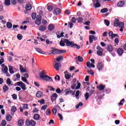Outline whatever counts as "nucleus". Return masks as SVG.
I'll return each mask as SVG.
<instances>
[{
	"instance_id": "nucleus-1",
	"label": "nucleus",
	"mask_w": 126,
	"mask_h": 126,
	"mask_svg": "<svg viewBox=\"0 0 126 126\" xmlns=\"http://www.w3.org/2000/svg\"><path fill=\"white\" fill-rule=\"evenodd\" d=\"M63 41L66 44L67 47H70L71 48H74L79 50L80 49V46L74 43L73 41H70L68 39H63Z\"/></svg>"
},
{
	"instance_id": "nucleus-2",
	"label": "nucleus",
	"mask_w": 126,
	"mask_h": 126,
	"mask_svg": "<svg viewBox=\"0 0 126 126\" xmlns=\"http://www.w3.org/2000/svg\"><path fill=\"white\" fill-rule=\"evenodd\" d=\"M39 76L40 78H41L43 80H45V81H53V79H52V77L44 74L43 71H42L39 73Z\"/></svg>"
},
{
	"instance_id": "nucleus-3",
	"label": "nucleus",
	"mask_w": 126,
	"mask_h": 126,
	"mask_svg": "<svg viewBox=\"0 0 126 126\" xmlns=\"http://www.w3.org/2000/svg\"><path fill=\"white\" fill-rule=\"evenodd\" d=\"M51 54L53 55H58V54H64V53H66L65 50H62L54 48L52 47V50L51 51Z\"/></svg>"
},
{
	"instance_id": "nucleus-4",
	"label": "nucleus",
	"mask_w": 126,
	"mask_h": 126,
	"mask_svg": "<svg viewBox=\"0 0 126 126\" xmlns=\"http://www.w3.org/2000/svg\"><path fill=\"white\" fill-rule=\"evenodd\" d=\"M26 126H35L36 122L34 120H27L26 121Z\"/></svg>"
},
{
	"instance_id": "nucleus-5",
	"label": "nucleus",
	"mask_w": 126,
	"mask_h": 126,
	"mask_svg": "<svg viewBox=\"0 0 126 126\" xmlns=\"http://www.w3.org/2000/svg\"><path fill=\"white\" fill-rule=\"evenodd\" d=\"M96 50L97 55L100 57H102V56H103V52L104 50L100 46H97Z\"/></svg>"
},
{
	"instance_id": "nucleus-6",
	"label": "nucleus",
	"mask_w": 126,
	"mask_h": 126,
	"mask_svg": "<svg viewBox=\"0 0 126 126\" xmlns=\"http://www.w3.org/2000/svg\"><path fill=\"white\" fill-rule=\"evenodd\" d=\"M1 71L3 73L6 74V76L8 77L10 76V74L8 73V68L6 66H4L3 68H1Z\"/></svg>"
},
{
	"instance_id": "nucleus-7",
	"label": "nucleus",
	"mask_w": 126,
	"mask_h": 126,
	"mask_svg": "<svg viewBox=\"0 0 126 126\" xmlns=\"http://www.w3.org/2000/svg\"><path fill=\"white\" fill-rule=\"evenodd\" d=\"M17 85H18V86H20L21 88H22V90H26V89H27V88H26V85L22 81L17 82Z\"/></svg>"
},
{
	"instance_id": "nucleus-8",
	"label": "nucleus",
	"mask_w": 126,
	"mask_h": 126,
	"mask_svg": "<svg viewBox=\"0 0 126 126\" xmlns=\"http://www.w3.org/2000/svg\"><path fill=\"white\" fill-rule=\"evenodd\" d=\"M93 5L94 6L95 8H97L98 7H100L101 4H100V0H93Z\"/></svg>"
},
{
	"instance_id": "nucleus-9",
	"label": "nucleus",
	"mask_w": 126,
	"mask_h": 126,
	"mask_svg": "<svg viewBox=\"0 0 126 126\" xmlns=\"http://www.w3.org/2000/svg\"><path fill=\"white\" fill-rule=\"evenodd\" d=\"M54 67L56 69V70H59L60 69V67H62L61 62H59V63H56L54 65Z\"/></svg>"
},
{
	"instance_id": "nucleus-10",
	"label": "nucleus",
	"mask_w": 126,
	"mask_h": 126,
	"mask_svg": "<svg viewBox=\"0 0 126 126\" xmlns=\"http://www.w3.org/2000/svg\"><path fill=\"white\" fill-rule=\"evenodd\" d=\"M61 9L59 8H56L54 10V14L55 15H59V14H61Z\"/></svg>"
},
{
	"instance_id": "nucleus-11",
	"label": "nucleus",
	"mask_w": 126,
	"mask_h": 126,
	"mask_svg": "<svg viewBox=\"0 0 126 126\" xmlns=\"http://www.w3.org/2000/svg\"><path fill=\"white\" fill-rule=\"evenodd\" d=\"M89 40H90V43H93V40L94 41H96L97 40V37L94 35H90L89 36Z\"/></svg>"
},
{
	"instance_id": "nucleus-12",
	"label": "nucleus",
	"mask_w": 126,
	"mask_h": 126,
	"mask_svg": "<svg viewBox=\"0 0 126 126\" xmlns=\"http://www.w3.org/2000/svg\"><path fill=\"white\" fill-rule=\"evenodd\" d=\"M35 51L37 52V53H39V54H41L42 55H46V53L44 52L42 49L39 48H34Z\"/></svg>"
},
{
	"instance_id": "nucleus-13",
	"label": "nucleus",
	"mask_w": 126,
	"mask_h": 126,
	"mask_svg": "<svg viewBox=\"0 0 126 126\" xmlns=\"http://www.w3.org/2000/svg\"><path fill=\"white\" fill-rule=\"evenodd\" d=\"M56 34L57 37V38H58V39L62 38V37L64 36V35H63V34H64V32H62L61 33L60 35V32H57Z\"/></svg>"
},
{
	"instance_id": "nucleus-14",
	"label": "nucleus",
	"mask_w": 126,
	"mask_h": 126,
	"mask_svg": "<svg viewBox=\"0 0 126 126\" xmlns=\"http://www.w3.org/2000/svg\"><path fill=\"white\" fill-rule=\"evenodd\" d=\"M106 50L108 52H112V51H114V47H113V46H112V45L109 44L107 45Z\"/></svg>"
},
{
	"instance_id": "nucleus-15",
	"label": "nucleus",
	"mask_w": 126,
	"mask_h": 126,
	"mask_svg": "<svg viewBox=\"0 0 126 126\" xmlns=\"http://www.w3.org/2000/svg\"><path fill=\"white\" fill-rule=\"evenodd\" d=\"M104 67V65L101 63H99L97 64V69L98 70H102Z\"/></svg>"
},
{
	"instance_id": "nucleus-16",
	"label": "nucleus",
	"mask_w": 126,
	"mask_h": 126,
	"mask_svg": "<svg viewBox=\"0 0 126 126\" xmlns=\"http://www.w3.org/2000/svg\"><path fill=\"white\" fill-rule=\"evenodd\" d=\"M117 53L120 56H123V54H124V50H123L122 48H119L117 50Z\"/></svg>"
},
{
	"instance_id": "nucleus-17",
	"label": "nucleus",
	"mask_w": 126,
	"mask_h": 126,
	"mask_svg": "<svg viewBox=\"0 0 126 126\" xmlns=\"http://www.w3.org/2000/svg\"><path fill=\"white\" fill-rule=\"evenodd\" d=\"M65 92V95H68V94H71L72 93V91L70 90V89H67L65 90L64 91Z\"/></svg>"
},
{
	"instance_id": "nucleus-18",
	"label": "nucleus",
	"mask_w": 126,
	"mask_h": 126,
	"mask_svg": "<svg viewBox=\"0 0 126 126\" xmlns=\"http://www.w3.org/2000/svg\"><path fill=\"white\" fill-rule=\"evenodd\" d=\"M25 8L26 10H31L32 9V5L28 3L26 5Z\"/></svg>"
},
{
	"instance_id": "nucleus-19",
	"label": "nucleus",
	"mask_w": 126,
	"mask_h": 126,
	"mask_svg": "<svg viewBox=\"0 0 126 126\" xmlns=\"http://www.w3.org/2000/svg\"><path fill=\"white\" fill-rule=\"evenodd\" d=\"M121 22H120V21L118 19H116L114 21V25L115 27H119V25Z\"/></svg>"
},
{
	"instance_id": "nucleus-20",
	"label": "nucleus",
	"mask_w": 126,
	"mask_h": 126,
	"mask_svg": "<svg viewBox=\"0 0 126 126\" xmlns=\"http://www.w3.org/2000/svg\"><path fill=\"white\" fill-rule=\"evenodd\" d=\"M36 97L37 98H41L43 96V93L41 91H38L36 94Z\"/></svg>"
},
{
	"instance_id": "nucleus-21",
	"label": "nucleus",
	"mask_w": 126,
	"mask_h": 126,
	"mask_svg": "<svg viewBox=\"0 0 126 126\" xmlns=\"http://www.w3.org/2000/svg\"><path fill=\"white\" fill-rule=\"evenodd\" d=\"M119 7H123L125 5V1H120L117 4Z\"/></svg>"
},
{
	"instance_id": "nucleus-22",
	"label": "nucleus",
	"mask_w": 126,
	"mask_h": 126,
	"mask_svg": "<svg viewBox=\"0 0 126 126\" xmlns=\"http://www.w3.org/2000/svg\"><path fill=\"white\" fill-rule=\"evenodd\" d=\"M8 90H9V88L8 87V86L6 85H4L3 86V93H5L6 91H8Z\"/></svg>"
},
{
	"instance_id": "nucleus-23",
	"label": "nucleus",
	"mask_w": 126,
	"mask_h": 126,
	"mask_svg": "<svg viewBox=\"0 0 126 126\" xmlns=\"http://www.w3.org/2000/svg\"><path fill=\"white\" fill-rule=\"evenodd\" d=\"M106 88V86L103 85H100L99 86H97V89H99L100 91L104 90Z\"/></svg>"
},
{
	"instance_id": "nucleus-24",
	"label": "nucleus",
	"mask_w": 126,
	"mask_h": 126,
	"mask_svg": "<svg viewBox=\"0 0 126 126\" xmlns=\"http://www.w3.org/2000/svg\"><path fill=\"white\" fill-rule=\"evenodd\" d=\"M76 60H77V62H79L80 63H82V62L84 61L83 58L80 56L76 57Z\"/></svg>"
},
{
	"instance_id": "nucleus-25",
	"label": "nucleus",
	"mask_w": 126,
	"mask_h": 126,
	"mask_svg": "<svg viewBox=\"0 0 126 126\" xmlns=\"http://www.w3.org/2000/svg\"><path fill=\"white\" fill-rule=\"evenodd\" d=\"M6 120L7 121V122H11V121L12 120V116L10 115H7L6 116Z\"/></svg>"
},
{
	"instance_id": "nucleus-26",
	"label": "nucleus",
	"mask_w": 126,
	"mask_h": 126,
	"mask_svg": "<svg viewBox=\"0 0 126 126\" xmlns=\"http://www.w3.org/2000/svg\"><path fill=\"white\" fill-rule=\"evenodd\" d=\"M46 26H44V25H41L39 27V30H40V31H41V32H43V31H45L46 30Z\"/></svg>"
},
{
	"instance_id": "nucleus-27",
	"label": "nucleus",
	"mask_w": 126,
	"mask_h": 126,
	"mask_svg": "<svg viewBox=\"0 0 126 126\" xmlns=\"http://www.w3.org/2000/svg\"><path fill=\"white\" fill-rule=\"evenodd\" d=\"M55 29V26H54L53 24H50L48 26V30L49 31H52V30H54Z\"/></svg>"
},
{
	"instance_id": "nucleus-28",
	"label": "nucleus",
	"mask_w": 126,
	"mask_h": 126,
	"mask_svg": "<svg viewBox=\"0 0 126 126\" xmlns=\"http://www.w3.org/2000/svg\"><path fill=\"white\" fill-rule=\"evenodd\" d=\"M75 81H76V79H73V84L71 86V89H74L75 88V87L76 86V83H75Z\"/></svg>"
},
{
	"instance_id": "nucleus-29",
	"label": "nucleus",
	"mask_w": 126,
	"mask_h": 126,
	"mask_svg": "<svg viewBox=\"0 0 126 126\" xmlns=\"http://www.w3.org/2000/svg\"><path fill=\"white\" fill-rule=\"evenodd\" d=\"M33 119L36 121H38V120H40V115L38 114H34L33 116Z\"/></svg>"
},
{
	"instance_id": "nucleus-30",
	"label": "nucleus",
	"mask_w": 126,
	"mask_h": 126,
	"mask_svg": "<svg viewBox=\"0 0 126 126\" xmlns=\"http://www.w3.org/2000/svg\"><path fill=\"white\" fill-rule=\"evenodd\" d=\"M23 125H24V121L23 120H19L18 121V126H22Z\"/></svg>"
},
{
	"instance_id": "nucleus-31",
	"label": "nucleus",
	"mask_w": 126,
	"mask_h": 126,
	"mask_svg": "<svg viewBox=\"0 0 126 126\" xmlns=\"http://www.w3.org/2000/svg\"><path fill=\"white\" fill-rule=\"evenodd\" d=\"M11 111L12 113H15L17 111V108L15 106H11Z\"/></svg>"
},
{
	"instance_id": "nucleus-32",
	"label": "nucleus",
	"mask_w": 126,
	"mask_h": 126,
	"mask_svg": "<svg viewBox=\"0 0 126 126\" xmlns=\"http://www.w3.org/2000/svg\"><path fill=\"white\" fill-rule=\"evenodd\" d=\"M22 81L29 85V82H28V81L27 80V79H26V77H22Z\"/></svg>"
},
{
	"instance_id": "nucleus-33",
	"label": "nucleus",
	"mask_w": 126,
	"mask_h": 126,
	"mask_svg": "<svg viewBox=\"0 0 126 126\" xmlns=\"http://www.w3.org/2000/svg\"><path fill=\"white\" fill-rule=\"evenodd\" d=\"M4 4L6 6H9L10 5V0H5Z\"/></svg>"
},
{
	"instance_id": "nucleus-34",
	"label": "nucleus",
	"mask_w": 126,
	"mask_h": 126,
	"mask_svg": "<svg viewBox=\"0 0 126 126\" xmlns=\"http://www.w3.org/2000/svg\"><path fill=\"white\" fill-rule=\"evenodd\" d=\"M6 26L9 29H10L11 28H12V23L8 22L6 24Z\"/></svg>"
},
{
	"instance_id": "nucleus-35",
	"label": "nucleus",
	"mask_w": 126,
	"mask_h": 126,
	"mask_svg": "<svg viewBox=\"0 0 126 126\" xmlns=\"http://www.w3.org/2000/svg\"><path fill=\"white\" fill-rule=\"evenodd\" d=\"M20 70L21 72H26V69H25L22 65H20Z\"/></svg>"
},
{
	"instance_id": "nucleus-36",
	"label": "nucleus",
	"mask_w": 126,
	"mask_h": 126,
	"mask_svg": "<svg viewBox=\"0 0 126 126\" xmlns=\"http://www.w3.org/2000/svg\"><path fill=\"white\" fill-rule=\"evenodd\" d=\"M64 76L66 79L68 80L70 78V77H71V74H70V73L65 74Z\"/></svg>"
},
{
	"instance_id": "nucleus-37",
	"label": "nucleus",
	"mask_w": 126,
	"mask_h": 126,
	"mask_svg": "<svg viewBox=\"0 0 126 126\" xmlns=\"http://www.w3.org/2000/svg\"><path fill=\"white\" fill-rule=\"evenodd\" d=\"M100 12H101V13H105L106 12H108V8H104L101 9L100 10Z\"/></svg>"
},
{
	"instance_id": "nucleus-38",
	"label": "nucleus",
	"mask_w": 126,
	"mask_h": 126,
	"mask_svg": "<svg viewBox=\"0 0 126 126\" xmlns=\"http://www.w3.org/2000/svg\"><path fill=\"white\" fill-rule=\"evenodd\" d=\"M119 27L120 28H125V23L123 22H121L120 23H119V25H118Z\"/></svg>"
},
{
	"instance_id": "nucleus-39",
	"label": "nucleus",
	"mask_w": 126,
	"mask_h": 126,
	"mask_svg": "<svg viewBox=\"0 0 126 126\" xmlns=\"http://www.w3.org/2000/svg\"><path fill=\"white\" fill-rule=\"evenodd\" d=\"M9 71L10 73H11V74L14 73V71H13V69L12 68V66H9Z\"/></svg>"
},
{
	"instance_id": "nucleus-40",
	"label": "nucleus",
	"mask_w": 126,
	"mask_h": 126,
	"mask_svg": "<svg viewBox=\"0 0 126 126\" xmlns=\"http://www.w3.org/2000/svg\"><path fill=\"white\" fill-rule=\"evenodd\" d=\"M63 56H59V57H58L56 59V60L57 62H60V61H63Z\"/></svg>"
},
{
	"instance_id": "nucleus-41",
	"label": "nucleus",
	"mask_w": 126,
	"mask_h": 126,
	"mask_svg": "<svg viewBox=\"0 0 126 126\" xmlns=\"http://www.w3.org/2000/svg\"><path fill=\"white\" fill-rule=\"evenodd\" d=\"M77 20L78 21V23H82V22L83 21V18L81 17H79L78 18Z\"/></svg>"
},
{
	"instance_id": "nucleus-42",
	"label": "nucleus",
	"mask_w": 126,
	"mask_h": 126,
	"mask_svg": "<svg viewBox=\"0 0 126 126\" xmlns=\"http://www.w3.org/2000/svg\"><path fill=\"white\" fill-rule=\"evenodd\" d=\"M82 106H83V103L80 102L79 104L76 106V109H79V107H82Z\"/></svg>"
},
{
	"instance_id": "nucleus-43",
	"label": "nucleus",
	"mask_w": 126,
	"mask_h": 126,
	"mask_svg": "<svg viewBox=\"0 0 126 126\" xmlns=\"http://www.w3.org/2000/svg\"><path fill=\"white\" fill-rule=\"evenodd\" d=\"M65 42H64V41H63L62 40H61L60 42V46H61V47H64L65 46Z\"/></svg>"
},
{
	"instance_id": "nucleus-44",
	"label": "nucleus",
	"mask_w": 126,
	"mask_h": 126,
	"mask_svg": "<svg viewBox=\"0 0 126 126\" xmlns=\"http://www.w3.org/2000/svg\"><path fill=\"white\" fill-rule=\"evenodd\" d=\"M87 72L88 74H90L91 75H94V71L92 70H88Z\"/></svg>"
},
{
	"instance_id": "nucleus-45",
	"label": "nucleus",
	"mask_w": 126,
	"mask_h": 126,
	"mask_svg": "<svg viewBox=\"0 0 126 126\" xmlns=\"http://www.w3.org/2000/svg\"><path fill=\"white\" fill-rule=\"evenodd\" d=\"M46 116H50L51 115V109H47L46 112Z\"/></svg>"
},
{
	"instance_id": "nucleus-46",
	"label": "nucleus",
	"mask_w": 126,
	"mask_h": 126,
	"mask_svg": "<svg viewBox=\"0 0 126 126\" xmlns=\"http://www.w3.org/2000/svg\"><path fill=\"white\" fill-rule=\"evenodd\" d=\"M104 24H105L106 26H109L110 25V21L108 20H104Z\"/></svg>"
},
{
	"instance_id": "nucleus-47",
	"label": "nucleus",
	"mask_w": 126,
	"mask_h": 126,
	"mask_svg": "<svg viewBox=\"0 0 126 126\" xmlns=\"http://www.w3.org/2000/svg\"><path fill=\"white\" fill-rule=\"evenodd\" d=\"M76 18L74 17H72L71 19V23H75V22H76Z\"/></svg>"
},
{
	"instance_id": "nucleus-48",
	"label": "nucleus",
	"mask_w": 126,
	"mask_h": 126,
	"mask_svg": "<svg viewBox=\"0 0 126 126\" xmlns=\"http://www.w3.org/2000/svg\"><path fill=\"white\" fill-rule=\"evenodd\" d=\"M77 86L75 88L76 90H78V89H79V88H80V86L81 85V84H80V83L78 82V81H77Z\"/></svg>"
},
{
	"instance_id": "nucleus-49",
	"label": "nucleus",
	"mask_w": 126,
	"mask_h": 126,
	"mask_svg": "<svg viewBox=\"0 0 126 126\" xmlns=\"http://www.w3.org/2000/svg\"><path fill=\"white\" fill-rule=\"evenodd\" d=\"M103 92H105V93L109 94L111 92V89H105L103 91Z\"/></svg>"
},
{
	"instance_id": "nucleus-50",
	"label": "nucleus",
	"mask_w": 126,
	"mask_h": 126,
	"mask_svg": "<svg viewBox=\"0 0 126 126\" xmlns=\"http://www.w3.org/2000/svg\"><path fill=\"white\" fill-rule=\"evenodd\" d=\"M124 103H125V99H122L120 102L118 103L119 106L124 105Z\"/></svg>"
},
{
	"instance_id": "nucleus-51",
	"label": "nucleus",
	"mask_w": 126,
	"mask_h": 126,
	"mask_svg": "<svg viewBox=\"0 0 126 126\" xmlns=\"http://www.w3.org/2000/svg\"><path fill=\"white\" fill-rule=\"evenodd\" d=\"M47 9L49 11H52L53 10V6L52 5H48Z\"/></svg>"
},
{
	"instance_id": "nucleus-52",
	"label": "nucleus",
	"mask_w": 126,
	"mask_h": 126,
	"mask_svg": "<svg viewBox=\"0 0 126 126\" xmlns=\"http://www.w3.org/2000/svg\"><path fill=\"white\" fill-rule=\"evenodd\" d=\"M17 38L18 39V40H22V38H23V36H22V35L20 33H19L18 35H17Z\"/></svg>"
},
{
	"instance_id": "nucleus-53",
	"label": "nucleus",
	"mask_w": 126,
	"mask_h": 126,
	"mask_svg": "<svg viewBox=\"0 0 126 126\" xmlns=\"http://www.w3.org/2000/svg\"><path fill=\"white\" fill-rule=\"evenodd\" d=\"M6 84L7 85H11V81L9 78H8L6 80Z\"/></svg>"
},
{
	"instance_id": "nucleus-54",
	"label": "nucleus",
	"mask_w": 126,
	"mask_h": 126,
	"mask_svg": "<svg viewBox=\"0 0 126 126\" xmlns=\"http://www.w3.org/2000/svg\"><path fill=\"white\" fill-rule=\"evenodd\" d=\"M37 17H36V14L35 13H32V19L35 20L36 19Z\"/></svg>"
},
{
	"instance_id": "nucleus-55",
	"label": "nucleus",
	"mask_w": 126,
	"mask_h": 126,
	"mask_svg": "<svg viewBox=\"0 0 126 126\" xmlns=\"http://www.w3.org/2000/svg\"><path fill=\"white\" fill-rule=\"evenodd\" d=\"M1 125L2 126H6V121H5V120H2L1 122Z\"/></svg>"
},
{
	"instance_id": "nucleus-56",
	"label": "nucleus",
	"mask_w": 126,
	"mask_h": 126,
	"mask_svg": "<svg viewBox=\"0 0 126 126\" xmlns=\"http://www.w3.org/2000/svg\"><path fill=\"white\" fill-rule=\"evenodd\" d=\"M36 20H40V21H42V16H41L40 15H38L36 16Z\"/></svg>"
},
{
	"instance_id": "nucleus-57",
	"label": "nucleus",
	"mask_w": 126,
	"mask_h": 126,
	"mask_svg": "<svg viewBox=\"0 0 126 126\" xmlns=\"http://www.w3.org/2000/svg\"><path fill=\"white\" fill-rule=\"evenodd\" d=\"M55 79L56 81L58 80V81H60V79H61V77L59 75H57L55 77Z\"/></svg>"
},
{
	"instance_id": "nucleus-58",
	"label": "nucleus",
	"mask_w": 126,
	"mask_h": 126,
	"mask_svg": "<svg viewBox=\"0 0 126 126\" xmlns=\"http://www.w3.org/2000/svg\"><path fill=\"white\" fill-rule=\"evenodd\" d=\"M41 21L39 20H36L35 23V24H36V25H40V24H41Z\"/></svg>"
},
{
	"instance_id": "nucleus-59",
	"label": "nucleus",
	"mask_w": 126,
	"mask_h": 126,
	"mask_svg": "<svg viewBox=\"0 0 126 126\" xmlns=\"http://www.w3.org/2000/svg\"><path fill=\"white\" fill-rule=\"evenodd\" d=\"M52 113H53V115H54V116H56V115L57 114V109H56V108L52 109Z\"/></svg>"
},
{
	"instance_id": "nucleus-60",
	"label": "nucleus",
	"mask_w": 126,
	"mask_h": 126,
	"mask_svg": "<svg viewBox=\"0 0 126 126\" xmlns=\"http://www.w3.org/2000/svg\"><path fill=\"white\" fill-rule=\"evenodd\" d=\"M28 109V104H24L23 106L24 110H27Z\"/></svg>"
},
{
	"instance_id": "nucleus-61",
	"label": "nucleus",
	"mask_w": 126,
	"mask_h": 126,
	"mask_svg": "<svg viewBox=\"0 0 126 126\" xmlns=\"http://www.w3.org/2000/svg\"><path fill=\"white\" fill-rule=\"evenodd\" d=\"M85 98L86 100H88V98H89V94L88 93H86L85 94Z\"/></svg>"
},
{
	"instance_id": "nucleus-62",
	"label": "nucleus",
	"mask_w": 126,
	"mask_h": 126,
	"mask_svg": "<svg viewBox=\"0 0 126 126\" xmlns=\"http://www.w3.org/2000/svg\"><path fill=\"white\" fill-rule=\"evenodd\" d=\"M12 96L14 100H16V99H17V95L16 94H13Z\"/></svg>"
},
{
	"instance_id": "nucleus-63",
	"label": "nucleus",
	"mask_w": 126,
	"mask_h": 126,
	"mask_svg": "<svg viewBox=\"0 0 126 126\" xmlns=\"http://www.w3.org/2000/svg\"><path fill=\"white\" fill-rule=\"evenodd\" d=\"M48 108V105H45L41 107V110H46Z\"/></svg>"
},
{
	"instance_id": "nucleus-64",
	"label": "nucleus",
	"mask_w": 126,
	"mask_h": 126,
	"mask_svg": "<svg viewBox=\"0 0 126 126\" xmlns=\"http://www.w3.org/2000/svg\"><path fill=\"white\" fill-rule=\"evenodd\" d=\"M79 93H80V92L79 91H77L75 94L76 98H77L78 96H79Z\"/></svg>"
}]
</instances>
